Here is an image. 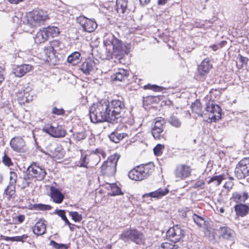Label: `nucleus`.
Here are the masks:
<instances>
[{
  "label": "nucleus",
  "instance_id": "obj_1",
  "mask_svg": "<svg viewBox=\"0 0 249 249\" xmlns=\"http://www.w3.org/2000/svg\"><path fill=\"white\" fill-rule=\"evenodd\" d=\"M124 112V105L119 100L110 102H101L93 105L90 108L91 122L96 124L103 122L117 123L121 121Z\"/></svg>",
  "mask_w": 249,
  "mask_h": 249
},
{
  "label": "nucleus",
  "instance_id": "obj_2",
  "mask_svg": "<svg viewBox=\"0 0 249 249\" xmlns=\"http://www.w3.org/2000/svg\"><path fill=\"white\" fill-rule=\"evenodd\" d=\"M49 18L47 12L42 9H36L33 11L29 12L26 16L23 18L21 26H29L32 27H37L47 19Z\"/></svg>",
  "mask_w": 249,
  "mask_h": 249
},
{
  "label": "nucleus",
  "instance_id": "obj_3",
  "mask_svg": "<svg viewBox=\"0 0 249 249\" xmlns=\"http://www.w3.org/2000/svg\"><path fill=\"white\" fill-rule=\"evenodd\" d=\"M120 156L115 154L108 157L107 161H105L102 166L101 170L102 173L107 176H113L116 170V166Z\"/></svg>",
  "mask_w": 249,
  "mask_h": 249
},
{
  "label": "nucleus",
  "instance_id": "obj_4",
  "mask_svg": "<svg viewBox=\"0 0 249 249\" xmlns=\"http://www.w3.org/2000/svg\"><path fill=\"white\" fill-rule=\"evenodd\" d=\"M120 238L125 242L132 241L137 244H142L145 239L142 232L133 229L124 231L120 235Z\"/></svg>",
  "mask_w": 249,
  "mask_h": 249
},
{
  "label": "nucleus",
  "instance_id": "obj_5",
  "mask_svg": "<svg viewBox=\"0 0 249 249\" xmlns=\"http://www.w3.org/2000/svg\"><path fill=\"white\" fill-rule=\"evenodd\" d=\"M234 173L235 176L239 179L249 176V157L244 158L238 163Z\"/></svg>",
  "mask_w": 249,
  "mask_h": 249
},
{
  "label": "nucleus",
  "instance_id": "obj_6",
  "mask_svg": "<svg viewBox=\"0 0 249 249\" xmlns=\"http://www.w3.org/2000/svg\"><path fill=\"white\" fill-rule=\"evenodd\" d=\"M42 130L53 138H63L66 134V131L62 125L54 126L50 124H45Z\"/></svg>",
  "mask_w": 249,
  "mask_h": 249
},
{
  "label": "nucleus",
  "instance_id": "obj_7",
  "mask_svg": "<svg viewBox=\"0 0 249 249\" xmlns=\"http://www.w3.org/2000/svg\"><path fill=\"white\" fill-rule=\"evenodd\" d=\"M165 121L162 117H157L151 129L152 136L155 139L160 140L163 137V131L165 127Z\"/></svg>",
  "mask_w": 249,
  "mask_h": 249
},
{
  "label": "nucleus",
  "instance_id": "obj_8",
  "mask_svg": "<svg viewBox=\"0 0 249 249\" xmlns=\"http://www.w3.org/2000/svg\"><path fill=\"white\" fill-rule=\"evenodd\" d=\"M184 234L185 232L180 226L176 225L167 231L166 236L171 241L176 243L179 241L184 237Z\"/></svg>",
  "mask_w": 249,
  "mask_h": 249
},
{
  "label": "nucleus",
  "instance_id": "obj_9",
  "mask_svg": "<svg viewBox=\"0 0 249 249\" xmlns=\"http://www.w3.org/2000/svg\"><path fill=\"white\" fill-rule=\"evenodd\" d=\"M76 22L82 27L83 30L87 32H93L97 27L96 22L83 16H80L76 19Z\"/></svg>",
  "mask_w": 249,
  "mask_h": 249
},
{
  "label": "nucleus",
  "instance_id": "obj_10",
  "mask_svg": "<svg viewBox=\"0 0 249 249\" xmlns=\"http://www.w3.org/2000/svg\"><path fill=\"white\" fill-rule=\"evenodd\" d=\"M29 176L36 178L37 180H41L46 175L45 169L37 164L34 163L27 168Z\"/></svg>",
  "mask_w": 249,
  "mask_h": 249
},
{
  "label": "nucleus",
  "instance_id": "obj_11",
  "mask_svg": "<svg viewBox=\"0 0 249 249\" xmlns=\"http://www.w3.org/2000/svg\"><path fill=\"white\" fill-rule=\"evenodd\" d=\"M192 169L189 165L180 164L178 165L174 172L177 181L185 179L191 174Z\"/></svg>",
  "mask_w": 249,
  "mask_h": 249
},
{
  "label": "nucleus",
  "instance_id": "obj_12",
  "mask_svg": "<svg viewBox=\"0 0 249 249\" xmlns=\"http://www.w3.org/2000/svg\"><path fill=\"white\" fill-rule=\"evenodd\" d=\"M206 109L207 112H209V118L212 122H215L221 119V109L220 107L213 104L212 101H209L206 104Z\"/></svg>",
  "mask_w": 249,
  "mask_h": 249
},
{
  "label": "nucleus",
  "instance_id": "obj_13",
  "mask_svg": "<svg viewBox=\"0 0 249 249\" xmlns=\"http://www.w3.org/2000/svg\"><path fill=\"white\" fill-rule=\"evenodd\" d=\"M48 153L51 157L56 160L62 159L64 156L65 152L60 144L53 143L49 144L47 147Z\"/></svg>",
  "mask_w": 249,
  "mask_h": 249
},
{
  "label": "nucleus",
  "instance_id": "obj_14",
  "mask_svg": "<svg viewBox=\"0 0 249 249\" xmlns=\"http://www.w3.org/2000/svg\"><path fill=\"white\" fill-rule=\"evenodd\" d=\"M106 46H112L114 53H119L123 50L122 42L114 35H110L104 41Z\"/></svg>",
  "mask_w": 249,
  "mask_h": 249
},
{
  "label": "nucleus",
  "instance_id": "obj_15",
  "mask_svg": "<svg viewBox=\"0 0 249 249\" xmlns=\"http://www.w3.org/2000/svg\"><path fill=\"white\" fill-rule=\"evenodd\" d=\"M11 148L17 152H24L26 150V143L24 139L21 137H15L10 142Z\"/></svg>",
  "mask_w": 249,
  "mask_h": 249
},
{
  "label": "nucleus",
  "instance_id": "obj_16",
  "mask_svg": "<svg viewBox=\"0 0 249 249\" xmlns=\"http://www.w3.org/2000/svg\"><path fill=\"white\" fill-rule=\"evenodd\" d=\"M50 196L53 201L56 203H61L64 199V195L57 188L50 187Z\"/></svg>",
  "mask_w": 249,
  "mask_h": 249
},
{
  "label": "nucleus",
  "instance_id": "obj_17",
  "mask_svg": "<svg viewBox=\"0 0 249 249\" xmlns=\"http://www.w3.org/2000/svg\"><path fill=\"white\" fill-rule=\"evenodd\" d=\"M212 68V64L209 59H204L198 67V71L199 74L204 75L208 73Z\"/></svg>",
  "mask_w": 249,
  "mask_h": 249
},
{
  "label": "nucleus",
  "instance_id": "obj_18",
  "mask_svg": "<svg viewBox=\"0 0 249 249\" xmlns=\"http://www.w3.org/2000/svg\"><path fill=\"white\" fill-rule=\"evenodd\" d=\"M33 69L31 65H22L18 66L14 69V73L17 77H20L23 76L27 72L31 71Z\"/></svg>",
  "mask_w": 249,
  "mask_h": 249
},
{
  "label": "nucleus",
  "instance_id": "obj_19",
  "mask_svg": "<svg viewBox=\"0 0 249 249\" xmlns=\"http://www.w3.org/2000/svg\"><path fill=\"white\" fill-rule=\"evenodd\" d=\"M95 67L94 61L90 59H87L82 64L81 67V71L86 74H89L92 71Z\"/></svg>",
  "mask_w": 249,
  "mask_h": 249
},
{
  "label": "nucleus",
  "instance_id": "obj_20",
  "mask_svg": "<svg viewBox=\"0 0 249 249\" xmlns=\"http://www.w3.org/2000/svg\"><path fill=\"white\" fill-rule=\"evenodd\" d=\"M220 236L224 239L232 241L234 239V232L233 230L228 227H220L219 229Z\"/></svg>",
  "mask_w": 249,
  "mask_h": 249
},
{
  "label": "nucleus",
  "instance_id": "obj_21",
  "mask_svg": "<svg viewBox=\"0 0 249 249\" xmlns=\"http://www.w3.org/2000/svg\"><path fill=\"white\" fill-rule=\"evenodd\" d=\"M128 176L131 179L136 181L142 180L144 179L139 165L131 170L128 172Z\"/></svg>",
  "mask_w": 249,
  "mask_h": 249
},
{
  "label": "nucleus",
  "instance_id": "obj_22",
  "mask_svg": "<svg viewBox=\"0 0 249 249\" xmlns=\"http://www.w3.org/2000/svg\"><path fill=\"white\" fill-rule=\"evenodd\" d=\"M129 75V72L128 70L124 69H119L118 71L111 77L113 80L118 81H124Z\"/></svg>",
  "mask_w": 249,
  "mask_h": 249
},
{
  "label": "nucleus",
  "instance_id": "obj_23",
  "mask_svg": "<svg viewBox=\"0 0 249 249\" xmlns=\"http://www.w3.org/2000/svg\"><path fill=\"white\" fill-rule=\"evenodd\" d=\"M46 226L44 221L40 220L37 222L33 228V232L37 236L42 235L46 233Z\"/></svg>",
  "mask_w": 249,
  "mask_h": 249
},
{
  "label": "nucleus",
  "instance_id": "obj_24",
  "mask_svg": "<svg viewBox=\"0 0 249 249\" xmlns=\"http://www.w3.org/2000/svg\"><path fill=\"white\" fill-rule=\"evenodd\" d=\"M144 178H146L154 170V165L152 162L139 165Z\"/></svg>",
  "mask_w": 249,
  "mask_h": 249
},
{
  "label": "nucleus",
  "instance_id": "obj_25",
  "mask_svg": "<svg viewBox=\"0 0 249 249\" xmlns=\"http://www.w3.org/2000/svg\"><path fill=\"white\" fill-rule=\"evenodd\" d=\"M100 156L103 159H105L107 156V154L103 149L97 148L91 152L90 158L91 159H94V163L97 164L101 160Z\"/></svg>",
  "mask_w": 249,
  "mask_h": 249
},
{
  "label": "nucleus",
  "instance_id": "obj_26",
  "mask_svg": "<svg viewBox=\"0 0 249 249\" xmlns=\"http://www.w3.org/2000/svg\"><path fill=\"white\" fill-rule=\"evenodd\" d=\"M81 60V54L78 52H74L68 56L67 61L72 65H76Z\"/></svg>",
  "mask_w": 249,
  "mask_h": 249
},
{
  "label": "nucleus",
  "instance_id": "obj_27",
  "mask_svg": "<svg viewBox=\"0 0 249 249\" xmlns=\"http://www.w3.org/2000/svg\"><path fill=\"white\" fill-rule=\"evenodd\" d=\"M127 136V135L125 133H119L118 131H114L109 135V138L112 142L118 143Z\"/></svg>",
  "mask_w": 249,
  "mask_h": 249
},
{
  "label": "nucleus",
  "instance_id": "obj_28",
  "mask_svg": "<svg viewBox=\"0 0 249 249\" xmlns=\"http://www.w3.org/2000/svg\"><path fill=\"white\" fill-rule=\"evenodd\" d=\"M48 38V37L44 29L38 32L34 37L35 42L37 44L44 43Z\"/></svg>",
  "mask_w": 249,
  "mask_h": 249
},
{
  "label": "nucleus",
  "instance_id": "obj_29",
  "mask_svg": "<svg viewBox=\"0 0 249 249\" xmlns=\"http://www.w3.org/2000/svg\"><path fill=\"white\" fill-rule=\"evenodd\" d=\"M127 0H116V10L118 13H124L127 7Z\"/></svg>",
  "mask_w": 249,
  "mask_h": 249
},
{
  "label": "nucleus",
  "instance_id": "obj_30",
  "mask_svg": "<svg viewBox=\"0 0 249 249\" xmlns=\"http://www.w3.org/2000/svg\"><path fill=\"white\" fill-rule=\"evenodd\" d=\"M168 192L169 191L166 188H159L154 192L148 193L147 195L152 197L160 198L167 194Z\"/></svg>",
  "mask_w": 249,
  "mask_h": 249
},
{
  "label": "nucleus",
  "instance_id": "obj_31",
  "mask_svg": "<svg viewBox=\"0 0 249 249\" xmlns=\"http://www.w3.org/2000/svg\"><path fill=\"white\" fill-rule=\"evenodd\" d=\"M248 197L249 196L247 192H244L242 194L238 192H235L232 195L233 201L237 203L244 202Z\"/></svg>",
  "mask_w": 249,
  "mask_h": 249
},
{
  "label": "nucleus",
  "instance_id": "obj_32",
  "mask_svg": "<svg viewBox=\"0 0 249 249\" xmlns=\"http://www.w3.org/2000/svg\"><path fill=\"white\" fill-rule=\"evenodd\" d=\"M168 123L172 126L179 128L181 126L182 123L180 119L175 115H171L168 119Z\"/></svg>",
  "mask_w": 249,
  "mask_h": 249
},
{
  "label": "nucleus",
  "instance_id": "obj_33",
  "mask_svg": "<svg viewBox=\"0 0 249 249\" xmlns=\"http://www.w3.org/2000/svg\"><path fill=\"white\" fill-rule=\"evenodd\" d=\"M249 210V207L246 205L240 204L235 206V211L240 216H244L247 214Z\"/></svg>",
  "mask_w": 249,
  "mask_h": 249
},
{
  "label": "nucleus",
  "instance_id": "obj_34",
  "mask_svg": "<svg viewBox=\"0 0 249 249\" xmlns=\"http://www.w3.org/2000/svg\"><path fill=\"white\" fill-rule=\"evenodd\" d=\"M48 37H54L57 36L59 33V29L54 26L48 27V28L44 29Z\"/></svg>",
  "mask_w": 249,
  "mask_h": 249
},
{
  "label": "nucleus",
  "instance_id": "obj_35",
  "mask_svg": "<svg viewBox=\"0 0 249 249\" xmlns=\"http://www.w3.org/2000/svg\"><path fill=\"white\" fill-rule=\"evenodd\" d=\"M192 218L194 222L199 227H203L206 225V221L202 217L197 215L196 214L193 213L192 215Z\"/></svg>",
  "mask_w": 249,
  "mask_h": 249
},
{
  "label": "nucleus",
  "instance_id": "obj_36",
  "mask_svg": "<svg viewBox=\"0 0 249 249\" xmlns=\"http://www.w3.org/2000/svg\"><path fill=\"white\" fill-rule=\"evenodd\" d=\"M109 187L111 191V192L109 194V195L115 196L123 195V193L122 192L121 189L117 186L116 184H109Z\"/></svg>",
  "mask_w": 249,
  "mask_h": 249
},
{
  "label": "nucleus",
  "instance_id": "obj_37",
  "mask_svg": "<svg viewBox=\"0 0 249 249\" xmlns=\"http://www.w3.org/2000/svg\"><path fill=\"white\" fill-rule=\"evenodd\" d=\"M53 51V48L51 45L47 47H45L43 53L45 54V58L44 59H45L46 61H49V58L53 57L54 55V53Z\"/></svg>",
  "mask_w": 249,
  "mask_h": 249
},
{
  "label": "nucleus",
  "instance_id": "obj_38",
  "mask_svg": "<svg viewBox=\"0 0 249 249\" xmlns=\"http://www.w3.org/2000/svg\"><path fill=\"white\" fill-rule=\"evenodd\" d=\"M28 93L27 92H23V93L21 92H19L17 94L18 100L19 104H24L25 102H28L29 100L28 99Z\"/></svg>",
  "mask_w": 249,
  "mask_h": 249
},
{
  "label": "nucleus",
  "instance_id": "obj_39",
  "mask_svg": "<svg viewBox=\"0 0 249 249\" xmlns=\"http://www.w3.org/2000/svg\"><path fill=\"white\" fill-rule=\"evenodd\" d=\"M15 185L10 184L4 191V194L7 196L8 198L13 197L15 195Z\"/></svg>",
  "mask_w": 249,
  "mask_h": 249
},
{
  "label": "nucleus",
  "instance_id": "obj_40",
  "mask_svg": "<svg viewBox=\"0 0 249 249\" xmlns=\"http://www.w3.org/2000/svg\"><path fill=\"white\" fill-rule=\"evenodd\" d=\"M54 213L57 214L61 217L62 219L65 221V223L69 226L70 229H71V223L69 221L65 215V212L62 210H57L54 212Z\"/></svg>",
  "mask_w": 249,
  "mask_h": 249
},
{
  "label": "nucleus",
  "instance_id": "obj_41",
  "mask_svg": "<svg viewBox=\"0 0 249 249\" xmlns=\"http://www.w3.org/2000/svg\"><path fill=\"white\" fill-rule=\"evenodd\" d=\"M223 179V176L222 175L215 176L211 178L208 182V183L213 182L215 186H218Z\"/></svg>",
  "mask_w": 249,
  "mask_h": 249
},
{
  "label": "nucleus",
  "instance_id": "obj_42",
  "mask_svg": "<svg viewBox=\"0 0 249 249\" xmlns=\"http://www.w3.org/2000/svg\"><path fill=\"white\" fill-rule=\"evenodd\" d=\"M161 247L163 249H177L178 246L175 244L174 242H173V243L164 242L161 244Z\"/></svg>",
  "mask_w": 249,
  "mask_h": 249
},
{
  "label": "nucleus",
  "instance_id": "obj_43",
  "mask_svg": "<svg viewBox=\"0 0 249 249\" xmlns=\"http://www.w3.org/2000/svg\"><path fill=\"white\" fill-rule=\"evenodd\" d=\"M34 208L36 210L44 211L50 210L51 209V206L49 205L36 204L34 205Z\"/></svg>",
  "mask_w": 249,
  "mask_h": 249
},
{
  "label": "nucleus",
  "instance_id": "obj_44",
  "mask_svg": "<svg viewBox=\"0 0 249 249\" xmlns=\"http://www.w3.org/2000/svg\"><path fill=\"white\" fill-rule=\"evenodd\" d=\"M164 146L160 144H158L153 149L154 153L156 156H160L162 154V150L164 149Z\"/></svg>",
  "mask_w": 249,
  "mask_h": 249
},
{
  "label": "nucleus",
  "instance_id": "obj_45",
  "mask_svg": "<svg viewBox=\"0 0 249 249\" xmlns=\"http://www.w3.org/2000/svg\"><path fill=\"white\" fill-rule=\"evenodd\" d=\"M70 214L75 222H80L82 219V215L76 212H71L70 213Z\"/></svg>",
  "mask_w": 249,
  "mask_h": 249
},
{
  "label": "nucleus",
  "instance_id": "obj_46",
  "mask_svg": "<svg viewBox=\"0 0 249 249\" xmlns=\"http://www.w3.org/2000/svg\"><path fill=\"white\" fill-rule=\"evenodd\" d=\"M10 184L15 185L17 179V174L16 172L11 171L10 172Z\"/></svg>",
  "mask_w": 249,
  "mask_h": 249
},
{
  "label": "nucleus",
  "instance_id": "obj_47",
  "mask_svg": "<svg viewBox=\"0 0 249 249\" xmlns=\"http://www.w3.org/2000/svg\"><path fill=\"white\" fill-rule=\"evenodd\" d=\"M2 162L5 165L9 167L11 165H12L11 159L9 158L5 153L4 154V155L2 158Z\"/></svg>",
  "mask_w": 249,
  "mask_h": 249
},
{
  "label": "nucleus",
  "instance_id": "obj_48",
  "mask_svg": "<svg viewBox=\"0 0 249 249\" xmlns=\"http://www.w3.org/2000/svg\"><path fill=\"white\" fill-rule=\"evenodd\" d=\"M192 108L194 112L198 114L200 111V103H196L192 105Z\"/></svg>",
  "mask_w": 249,
  "mask_h": 249
},
{
  "label": "nucleus",
  "instance_id": "obj_49",
  "mask_svg": "<svg viewBox=\"0 0 249 249\" xmlns=\"http://www.w3.org/2000/svg\"><path fill=\"white\" fill-rule=\"evenodd\" d=\"M64 112V109L62 108H57L56 107H54L52 109V113L56 115H63Z\"/></svg>",
  "mask_w": 249,
  "mask_h": 249
},
{
  "label": "nucleus",
  "instance_id": "obj_50",
  "mask_svg": "<svg viewBox=\"0 0 249 249\" xmlns=\"http://www.w3.org/2000/svg\"><path fill=\"white\" fill-rule=\"evenodd\" d=\"M238 60L241 63V65L240 67H242L244 64L247 63L248 61V58L246 57H244L241 55L239 54L238 57Z\"/></svg>",
  "mask_w": 249,
  "mask_h": 249
},
{
  "label": "nucleus",
  "instance_id": "obj_51",
  "mask_svg": "<svg viewBox=\"0 0 249 249\" xmlns=\"http://www.w3.org/2000/svg\"><path fill=\"white\" fill-rule=\"evenodd\" d=\"M28 237V236L26 234H23L21 236H15V241H21L23 242Z\"/></svg>",
  "mask_w": 249,
  "mask_h": 249
},
{
  "label": "nucleus",
  "instance_id": "obj_52",
  "mask_svg": "<svg viewBox=\"0 0 249 249\" xmlns=\"http://www.w3.org/2000/svg\"><path fill=\"white\" fill-rule=\"evenodd\" d=\"M160 87L159 86H157L156 85H151L150 84H148L147 85H146L144 86V89H153L154 90H157L158 89H159Z\"/></svg>",
  "mask_w": 249,
  "mask_h": 249
},
{
  "label": "nucleus",
  "instance_id": "obj_53",
  "mask_svg": "<svg viewBox=\"0 0 249 249\" xmlns=\"http://www.w3.org/2000/svg\"><path fill=\"white\" fill-rule=\"evenodd\" d=\"M75 139L77 141H80L85 138V135L83 133H79L75 135Z\"/></svg>",
  "mask_w": 249,
  "mask_h": 249
},
{
  "label": "nucleus",
  "instance_id": "obj_54",
  "mask_svg": "<svg viewBox=\"0 0 249 249\" xmlns=\"http://www.w3.org/2000/svg\"><path fill=\"white\" fill-rule=\"evenodd\" d=\"M233 185V183L232 181H228L225 183L224 187L228 189H231Z\"/></svg>",
  "mask_w": 249,
  "mask_h": 249
},
{
  "label": "nucleus",
  "instance_id": "obj_55",
  "mask_svg": "<svg viewBox=\"0 0 249 249\" xmlns=\"http://www.w3.org/2000/svg\"><path fill=\"white\" fill-rule=\"evenodd\" d=\"M86 156H84L81 160V164L80 165V167H85L87 168V164L88 163L86 162Z\"/></svg>",
  "mask_w": 249,
  "mask_h": 249
},
{
  "label": "nucleus",
  "instance_id": "obj_56",
  "mask_svg": "<svg viewBox=\"0 0 249 249\" xmlns=\"http://www.w3.org/2000/svg\"><path fill=\"white\" fill-rule=\"evenodd\" d=\"M4 69L2 68V67L0 66V85L4 80V77L2 73Z\"/></svg>",
  "mask_w": 249,
  "mask_h": 249
},
{
  "label": "nucleus",
  "instance_id": "obj_57",
  "mask_svg": "<svg viewBox=\"0 0 249 249\" xmlns=\"http://www.w3.org/2000/svg\"><path fill=\"white\" fill-rule=\"evenodd\" d=\"M2 239L5 241H16L15 237L3 236Z\"/></svg>",
  "mask_w": 249,
  "mask_h": 249
},
{
  "label": "nucleus",
  "instance_id": "obj_58",
  "mask_svg": "<svg viewBox=\"0 0 249 249\" xmlns=\"http://www.w3.org/2000/svg\"><path fill=\"white\" fill-rule=\"evenodd\" d=\"M17 219L19 223H22L25 219V216L22 214L19 215L17 216Z\"/></svg>",
  "mask_w": 249,
  "mask_h": 249
},
{
  "label": "nucleus",
  "instance_id": "obj_59",
  "mask_svg": "<svg viewBox=\"0 0 249 249\" xmlns=\"http://www.w3.org/2000/svg\"><path fill=\"white\" fill-rule=\"evenodd\" d=\"M58 243H57L54 241L52 240L50 241V245L52 246L54 249H55Z\"/></svg>",
  "mask_w": 249,
  "mask_h": 249
},
{
  "label": "nucleus",
  "instance_id": "obj_60",
  "mask_svg": "<svg viewBox=\"0 0 249 249\" xmlns=\"http://www.w3.org/2000/svg\"><path fill=\"white\" fill-rule=\"evenodd\" d=\"M23 1V0H9V1L11 3L18 4L19 2Z\"/></svg>",
  "mask_w": 249,
  "mask_h": 249
},
{
  "label": "nucleus",
  "instance_id": "obj_61",
  "mask_svg": "<svg viewBox=\"0 0 249 249\" xmlns=\"http://www.w3.org/2000/svg\"><path fill=\"white\" fill-rule=\"evenodd\" d=\"M140 0V3L142 4V5H146L147 4V3H148L150 0Z\"/></svg>",
  "mask_w": 249,
  "mask_h": 249
},
{
  "label": "nucleus",
  "instance_id": "obj_62",
  "mask_svg": "<svg viewBox=\"0 0 249 249\" xmlns=\"http://www.w3.org/2000/svg\"><path fill=\"white\" fill-rule=\"evenodd\" d=\"M210 48H211L214 51L217 50L218 49V47L216 45L211 46Z\"/></svg>",
  "mask_w": 249,
  "mask_h": 249
},
{
  "label": "nucleus",
  "instance_id": "obj_63",
  "mask_svg": "<svg viewBox=\"0 0 249 249\" xmlns=\"http://www.w3.org/2000/svg\"><path fill=\"white\" fill-rule=\"evenodd\" d=\"M59 249H67L66 246L64 244H61V246Z\"/></svg>",
  "mask_w": 249,
  "mask_h": 249
},
{
  "label": "nucleus",
  "instance_id": "obj_64",
  "mask_svg": "<svg viewBox=\"0 0 249 249\" xmlns=\"http://www.w3.org/2000/svg\"><path fill=\"white\" fill-rule=\"evenodd\" d=\"M13 20L14 22H16L17 21V23H18V20H19V18L18 16H15L14 18H13Z\"/></svg>",
  "mask_w": 249,
  "mask_h": 249
}]
</instances>
